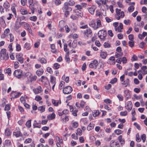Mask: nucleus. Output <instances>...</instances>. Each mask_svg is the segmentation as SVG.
<instances>
[{"label":"nucleus","instance_id":"1a4fd4ad","mask_svg":"<svg viewBox=\"0 0 147 147\" xmlns=\"http://www.w3.org/2000/svg\"><path fill=\"white\" fill-rule=\"evenodd\" d=\"M13 75L18 78H21L22 76V70L20 69L16 70L14 72Z\"/></svg>","mask_w":147,"mask_h":147},{"label":"nucleus","instance_id":"aec40b11","mask_svg":"<svg viewBox=\"0 0 147 147\" xmlns=\"http://www.w3.org/2000/svg\"><path fill=\"white\" fill-rule=\"evenodd\" d=\"M52 102L53 105L55 107L58 106L61 103V100H56L53 99L52 100Z\"/></svg>","mask_w":147,"mask_h":147},{"label":"nucleus","instance_id":"49530a36","mask_svg":"<svg viewBox=\"0 0 147 147\" xmlns=\"http://www.w3.org/2000/svg\"><path fill=\"white\" fill-rule=\"evenodd\" d=\"M11 134V132L8 129H6L5 130V135L6 136H9Z\"/></svg>","mask_w":147,"mask_h":147},{"label":"nucleus","instance_id":"c9c22d12","mask_svg":"<svg viewBox=\"0 0 147 147\" xmlns=\"http://www.w3.org/2000/svg\"><path fill=\"white\" fill-rule=\"evenodd\" d=\"M39 61L42 64H46L47 63V60L44 58L42 57L40 59Z\"/></svg>","mask_w":147,"mask_h":147},{"label":"nucleus","instance_id":"412c9836","mask_svg":"<svg viewBox=\"0 0 147 147\" xmlns=\"http://www.w3.org/2000/svg\"><path fill=\"white\" fill-rule=\"evenodd\" d=\"M14 135L16 137H18L22 136L21 133L19 129H16L15 131L13 133Z\"/></svg>","mask_w":147,"mask_h":147},{"label":"nucleus","instance_id":"f3484780","mask_svg":"<svg viewBox=\"0 0 147 147\" xmlns=\"http://www.w3.org/2000/svg\"><path fill=\"white\" fill-rule=\"evenodd\" d=\"M21 94L20 92H13L11 93V96L13 98H16L19 97Z\"/></svg>","mask_w":147,"mask_h":147},{"label":"nucleus","instance_id":"f704fd0d","mask_svg":"<svg viewBox=\"0 0 147 147\" xmlns=\"http://www.w3.org/2000/svg\"><path fill=\"white\" fill-rule=\"evenodd\" d=\"M55 139L57 142V143H59L60 144H63V140L62 139H60L59 137L58 136H56Z\"/></svg>","mask_w":147,"mask_h":147},{"label":"nucleus","instance_id":"37998d69","mask_svg":"<svg viewBox=\"0 0 147 147\" xmlns=\"http://www.w3.org/2000/svg\"><path fill=\"white\" fill-rule=\"evenodd\" d=\"M48 143L49 145L53 146L54 144V141L53 139L50 138L48 140Z\"/></svg>","mask_w":147,"mask_h":147},{"label":"nucleus","instance_id":"4d7b16f0","mask_svg":"<svg viewBox=\"0 0 147 147\" xmlns=\"http://www.w3.org/2000/svg\"><path fill=\"white\" fill-rule=\"evenodd\" d=\"M104 46L105 48H109L111 46L110 44L108 42H105Z\"/></svg>","mask_w":147,"mask_h":147},{"label":"nucleus","instance_id":"680f3d73","mask_svg":"<svg viewBox=\"0 0 147 147\" xmlns=\"http://www.w3.org/2000/svg\"><path fill=\"white\" fill-rule=\"evenodd\" d=\"M128 38L130 41H134V35L133 34H130L128 36Z\"/></svg>","mask_w":147,"mask_h":147},{"label":"nucleus","instance_id":"a18cd8bd","mask_svg":"<svg viewBox=\"0 0 147 147\" xmlns=\"http://www.w3.org/2000/svg\"><path fill=\"white\" fill-rule=\"evenodd\" d=\"M77 136L78 134L77 133L73 134L71 135L72 138L74 140H77L78 139V137Z\"/></svg>","mask_w":147,"mask_h":147},{"label":"nucleus","instance_id":"a19ab883","mask_svg":"<svg viewBox=\"0 0 147 147\" xmlns=\"http://www.w3.org/2000/svg\"><path fill=\"white\" fill-rule=\"evenodd\" d=\"M65 84V83L64 82L62 81H61L60 82V83L59 85V88L60 90L62 89L64 87V86Z\"/></svg>","mask_w":147,"mask_h":147},{"label":"nucleus","instance_id":"72a5a7b5","mask_svg":"<svg viewBox=\"0 0 147 147\" xmlns=\"http://www.w3.org/2000/svg\"><path fill=\"white\" fill-rule=\"evenodd\" d=\"M69 6H73L75 4V2L73 1H69L68 2H65Z\"/></svg>","mask_w":147,"mask_h":147},{"label":"nucleus","instance_id":"a878e982","mask_svg":"<svg viewBox=\"0 0 147 147\" xmlns=\"http://www.w3.org/2000/svg\"><path fill=\"white\" fill-rule=\"evenodd\" d=\"M97 25H96V29L102 27V25L101 23V21L100 20L97 19H96Z\"/></svg>","mask_w":147,"mask_h":147},{"label":"nucleus","instance_id":"bf43d9fd","mask_svg":"<svg viewBox=\"0 0 147 147\" xmlns=\"http://www.w3.org/2000/svg\"><path fill=\"white\" fill-rule=\"evenodd\" d=\"M47 70L48 72L51 74H52L53 73L52 69L50 67H48L47 68Z\"/></svg>","mask_w":147,"mask_h":147},{"label":"nucleus","instance_id":"f8f14e48","mask_svg":"<svg viewBox=\"0 0 147 147\" xmlns=\"http://www.w3.org/2000/svg\"><path fill=\"white\" fill-rule=\"evenodd\" d=\"M33 91L35 94H37L42 92L43 90L40 86H38L36 88L34 89Z\"/></svg>","mask_w":147,"mask_h":147},{"label":"nucleus","instance_id":"2f4dec72","mask_svg":"<svg viewBox=\"0 0 147 147\" xmlns=\"http://www.w3.org/2000/svg\"><path fill=\"white\" fill-rule=\"evenodd\" d=\"M45 106H42L38 107V110L40 111L41 113L44 112L45 111Z\"/></svg>","mask_w":147,"mask_h":147},{"label":"nucleus","instance_id":"4be33fe9","mask_svg":"<svg viewBox=\"0 0 147 147\" xmlns=\"http://www.w3.org/2000/svg\"><path fill=\"white\" fill-rule=\"evenodd\" d=\"M107 55V53L106 52L101 51L100 53V57L103 59H105Z\"/></svg>","mask_w":147,"mask_h":147},{"label":"nucleus","instance_id":"39448f33","mask_svg":"<svg viewBox=\"0 0 147 147\" xmlns=\"http://www.w3.org/2000/svg\"><path fill=\"white\" fill-rule=\"evenodd\" d=\"M106 31L103 30H100L98 32V37L101 40H104L105 39V37L107 36Z\"/></svg>","mask_w":147,"mask_h":147},{"label":"nucleus","instance_id":"b1692460","mask_svg":"<svg viewBox=\"0 0 147 147\" xmlns=\"http://www.w3.org/2000/svg\"><path fill=\"white\" fill-rule=\"evenodd\" d=\"M55 115L54 113H52L51 114L48 115L47 116V119L49 120H52L55 118Z\"/></svg>","mask_w":147,"mask_h":147},{"label":"nucleus","instance_id":"69168bd1","mask_svg":"<svg viewBox=\"0 0 147 147\" xmlns=\"http://www.w3.org/2000/svg\"><path fill=\"white\" fill-rule=\"evenodd\" d=\"M61 3V1L60 0H55V4L56 5L58 6Z\"/></svg>","mask_w":147,"mask_h":147},{"label":"nucleus","instance_id":"864d4df0","mask_svg":"<svg viewBox=\"0 0 147 147\" xmlns=\"http://www.w3.org/2000/svg\"><path fill=\"white\" fill-rule=\"evenodd\" d=\"M127 112L125 111H121L120 112V115L121 116H125L127 115Z\"/></svg>","mask_w":147,"mask_h":147},{"label":"nucleus","instance_id":"393cba45","mask_svg":"<svg viewBox=\"0 0 147 147\" xmlns=\"http://www.w3.org/2000/svg\"><path fill=\"white\" fill-rule=\"evenodd\" d=\"M89 25L90 26L92 27L94 29L97 30L96 23L94 21H91L89 23Z\"/></svg>","mask_w":147,"mask_h":147},{"label":"nucleus","instance_id":"4468645a","mask_svg":"<svg viewBox=\"0 0 147 147\" xmlns=\"http://www.w3.org/2000/svg\"><path fill=\"white\" fill-rule=\"evenodd\" d=\"M69 6L66 3H65L64 5V6L62 7V9L63 11H67L69 10L71 11L72 10V8L71 7H69Z\"/></svg>","mask_w":147,"mask_h":147},{"label":"nucleus","instance_id":"423d86ee","mask_svg":"<svg viewBox=\"0 0 147 147\" xmlns=\"http://www.w3.org/2000/svg\"><path fill=\"white\" fill-rule=\"evenodd\" d=\"M23 54L22 53H20L17 54L16 56V58L20 63H22L24 62V59L23 57Z\"/></svg>","mask_w":147,"mask_h":147},{"label":"nucleus","instance_id":"e433bc0d","mask_svg":"<svg viewBox=\"0 0 147 147\" xmlns=\"http://www.w3.org/2000/svg\"><path fill=\"white\" fill-rule=\"evenodd\" d=\"M31 120H28L26 123V126L28 128H30L31 127Z\"/></svg>","mask_w":147,"mask_h":147},{"label":"nucleus","instance_id":"6e6d98bb","mask_svg":"<svg viewBox=\"0 0 147 147\" xmlns=\"http://www.w3.org/2000/svg\"><path fill=\"white\" fill-rule=\"evenodd\" d=\"M42 99V97L39 95H37L35 96V100L37 101H39Z\"/></svg>","mask_w":147,"mask_h":147},{"label":"nucleus","instance_id":"3c124183","mask_svg":"<svg viewBox=\"0 0 147 147\" xmlns=\"http://www.w3.org/2000/svg\"><path fill=\"white\" fill-rule=\"evenodd\" d=\"M134 7L133 5H131L128 7V11L129 12H131L134 10Z\"/></svg>","mask_w":147,"mask_h":147},{"label":"nucleus","instance_id":"a211bd4d","mask_svg":"<svg viewBox=\"0 0 147 147\" xmlns=\"http://www.w3.org/2000/svg\"><path fill=\"white\" fill-rule=\"evenodd\" d=\"M124 96L126 98V100H127L130 98V94L129 90H126L124 91Z\"/></svg>","mask_w":147,"mask_h":147},{"label":"nucleus","instance_id":"20e7f679","mask_svg":"<svg viewBox=\"0 0 147 147\" xmlns=\"http://www.w3.org/2000/svg\"><path fill=\"white\" fill-rule=\"evenodd\" d=\"M28 0L29 4V7L32 11V13H34L35 9V7L36 5H37V2L36 1L33 2V0Z\"/></svg>","mask_w":147,"mask_h":147},{"label":"nucleus","instance_id":"c756f323","mask_svg":"<svg viewBox=\"0 0 147 147\" xmlns=\"http://www.w3.org/2000/svg\"><path fill=\"white\" fill-rule=\"evenodd\" d=\"M50 82L51 84H55L56 79L55 77L51 76L50 77Z\"/></svg>","mask_w":147,"mask_h":147},{"label":"nucleus","instance_id":"473e14b6","mask_svg":"<svg viewBox=\"0 0 147 147\" xmlns=\"http://www.w3.org/2000/svg\"><path fill=\"white\" fill-rule=\"evenodd\" d=\"M10 6V4L8 2H5L3 5V6L5 8L7 9Z\"/></svg>","mask_w":147,"mask_h":147},{"label":"nucleus","instance_id":"0eeeda50","mask_svg":"<svg viewBox=\"0 0 147 147\" xmlns=\"http://www.w3.org/2000/svg\"><path fill=\"white\" fill-rule=\"evenodd\" d=\"M83 34L85 37H90L92 34V31L90 28H88L84 31Z\"/></svg>","mask_w":147,"mask_h":147},{"label":"nucleus","instance_id":"4c0bfd02","mask_svg":"<svg viewBox=\"0 0 147 147\" xmlns=\"http://www.w3.org/2000/svg\"><path fill=\"white\" fill-rule=\"evenodd\" d=\"M71 29L73 31H76L77 29V27L74 24H71Z\"/></svg>","mask_w":147,"mask_h":147},{"label":"nucleus","instance_id":"7ed1b4c3","mask_svg":"<svg viewBox=\"0 0 147 147\" xmlns=\"http://www.w3.org/2000/svg\"><path fill=\"white\" fill-rule=\"evenodd\" d=\"M116 12L115 16L116 19L117 20H119L121 18H122L125 16L124 12L121 11V9L116 8Z\"/></svg>","mask_w":147,"mask_h":147},{"label":"nucleus","instance_id":"6ab92c4d","mask_svg":"<svg viewBox=\"0 0 147 147\" xmlns=\"http://www.w3.org/2000/svg\"><path fill=\"white\" fill-rule=\"evenodd\" d=\"M96 8V7L95 5H93L91 7H88V10L89 12L91 14L93 15L94 13V12L95 9Z\"/></svg>","mask_w":147,"mask_h":147},{"label":"nucleus","instance_id":"c03bdc74","mask_svg":"<svg viewBox=\"0 0 147 147\" xmlns=\"http://www.w3.org/2000/svg\"><path fill=\"white\" fill-rule=\"evenodd\" d=\"M99 114L100 113L99 111L98 110H97L94 111V113L93 114V115L94 117H96L98 116Z\"/></svg>","mask_w":147,"mask_h":147},{"label":"nucleus","instance_id":"c85d7f7f","mask_svg":"<svg viewBox=\"0 0 147 147\" xmlns=\"http://www.w3.org/2000/svg\"><path fill=\"white\" fill-rule=\"evenodd\" d=\"M69 52L66 53V55L65 56V59L66 61L68 63H69L70 62V59L69 56Z\"/></svg>","mask_w":147,"mask_h":147},{"label":"nucleus","instance_id":"79ce46f5","mask_svg":"<svg viewBox=\"0 0 147 147\" xmlns=\"http://www.w3.org/2000/svg\"><path fill=\"white\" fill-rule=\"evenodd\" d=\"M118 140L121 144L124 143V141L122 139V136H119L118 138Z\"/></svg>","mask_w":147,"mask_h":147},{"label":"nucleus","instance_id":"bb28decb","mask_svg":"<svg viewBox=\"0 0 147 147\" xmlns=\"http://www.w3.org/2000/svg\"><path fill=\"white\" fill-rule=\"evenodd\" d=\"M44 70L42 69H40L37 70L36 73V74L39 76H41L43 73Z\"/></svg>","mask_w":147,"mask_h":147},{"label":"nucleus","instance_id":"338daca9","mask_svg":"<svg viewBox=\"0 0 147 147\" xmlns=\"http://www.w3.org/2000/svg\"><path fill=\"white\" fill-rule=\"evenodd\" d=\"M10 38V42H13L14 40V38L13 35L11 34H10L9 35Z\"/></svg>","mask_w":147,"mask_h":147},{"label":"nucleus","instance_id":"0e129e2a","mask_svg":"<svg viewBox=\"0 0 147 147\" xmlns=\"http://www.w3.org/2000/svg\"><path fill=\"white\" fill-rule=\"evenodd\" d=\"M32 140L31 138H29L25 140L24 143L26 144L30 143L31 142Z\"/></svg>","mask_w":147,"mask_h":147},{"label":"nucleus","instance_id":"9d476101","mask_svg":"<svg viewBox=\"0 0 147 147\" xmlns=\"http://www.w3.org/2000/svg\"><path fill=\"white\" fill-rule=\"evenodd\" d=\"M107 63L110 65H114L115 63V57L113 56L111 57L108 60Z\"/></svg>","mask_w":147,"mask_h":147},{"label":"nucleus","instance_id":"13d9d810","mask_svg":"<svg viewBox=\"0 0 147 147\" xmlns=\"http://www.w3.org/2000/svg\"><path fill=\"white\" fill-rule=\"evenodd\" d=\"M131 59L132 61H136L138 60V57L135 55H134L131 58Z\"/></svg>","mask_w":147,"mask_h":147},{"label":"nucleus","instance_id":"052dcab7","mask_svg":"<svg viewBox=\"0 0 147 147\" xmlns=\"http://www.w3.org/2000/svg\"><path fill=\"white\" fill-rule=\"evenodd\" d=\"M77 46L76 42L75 41H74L72 43L71 47L74 48H75Z\"/></svg>","mask_w":147,"mask_h":147},{"label":"nucleus","instance_id":"603ef678","mask_svg":"<svg viewBox=\"0 0 147 147\" xmlns=\"http://www.w3.org/2000/svg\"><path fill=\"white\" fill-rule=\"evenodd\" d=\"M54 68L55 69H58L60 67V65L57 63H55L54 64Z\"/></svg>","mask_w":147,"mask_h":147},{"label":"nucleus","instance_id":"ea45409f","mask_svg":"<svg viewBox=\"0 0 147 147\" xmlns=\"http://www.w3.org/2000/svg\"><path fill=\"white\" fill-rule=\"evenodd\" d=\"M72 125L73 127L74 128H77L78 125V123L76 121L73 122L72 123Z\"/></svg>","mask_w":147,"mask_h":147},{"label":"nucleus","instance_id":"58836bf2","mask_svg":"<svg viewBox=\"0 0 147 147\" xmlns=\"http://www.w3.org/2000/svg\"><path fill=\"white\" fill-rule=\"evenodd\" d=\"M33 125L34 127L40 128L41 127L40 125H38V123L36 120L34 121Z\"/></svg>","mask_w":147,"mask_h":147},{"label":"nucleus","instance_id":"2eb2a0df","mask_svg":"<svg viewBox=\"0 0 147 147\" xmlns=\"http://www.w3.org/2000/svg\"><path fill=\"white\" fill-rule=\"evenodd\" d=\"M125 107L129 111H130L132 107V104L131 102H127L126 103Z\"/></svg>","mask_w":147,"mask_h":147},{"label":"nucleus","instance_id":"de8ad7c7","mask_svg":"<svg viewBox=\"0 0 147 147\" xmlns=\"http://www.w3.org/2000/svg\"><path fill=\"white\" fill-rule=\"evenodd\" d=\"M134 41H130L128 42L129 45L131 47H133L134 46Z\"/></svg>","mask_w":147,"mask_h":147},{"label":"nucleus","instance_id":"6e6552de","mask_svg":"<svg viewBox=\"0 0 147 147\" xmlns=\"http://www.w3.org/2000/svg\"><path fill=\"white\" fill-rule=\"evenodd\" d=\"M72 91V89L69 86H66L63 89V93L65 94H69L71 93Z\"/></svg>","mask_w":147,"mask_h":147},{"label":"nucleus","instance_id":"dca6fc26","mask_svg":"<svg viewBox=\"0 0 147 147\" xmlns=\"http://www.w3.org/2000/svg\"><path fill=\"white\" fill-rule=\"evenodd\" d=\"M123 24L121 23H120L119 26L115 28V30L116 31L121 32L122 31V30L123 29Z\"/></svg>","mask_w":147,"mask_h":147},{"label":"nucleus","instance_id":"f257e3e1","mask_svg":"<svg viewBox=\"0 0 147 147\" xmlns=\"http://www.w3.org/2000/svg\"><path fill=\"white\" fill-rule=\"evenodd\" d=\"M9 55L6 53V50L5 49H3L0 52V59L1 60H7L9 58Z\"/></svg>","mask_w":147,"mask_h":147},{"label":"nucleus","instance_id":"5701e85b","mask_svg":"<svg viewBox=\"0 0 147 147\" xmlns=\"http://www.w3.org/2000/svg\"><path fill=\"white\" fill-rule=\"evenodd\" d=\"M122 84L125 87H126L129 84V81L128 78H127L125 81H124Z\"/></svg>","mask_w":147,"mask_h":147},{"label":"nucleus","instance_id":"7c9ffc66","mask_svg":"<svg viewBox=\"0 0 147 147\" xmlns=\"http://www.w3.org/2000/svg\"><path fill=\"white\" fill-rule=\"evenodd\" d=\"M31 47V45L30 43L26 42L24 45V47L27 50H29Z\"/></svg>","mask_w":147,"mask_h":147},{"label":"nucleus","instance_id":"e2e57ef3","mask_svg":"<svg viewBox=\"0 0 147 147\" xmlns=\"http://www.w3.org/2000/svg\"><path fill=\"white\" fill-rule=\"evenodd\" d=\"M117 97L118 98L119 100L120 101H122L123 100V97L121 94H118L117 95Z\"/></svg>","mask_w":147,"mask_h":147},{"label":"nucleus","instance_id":"5fc2aeb1","mask_svg":"<svg viewBox=\"0 0 147 147\" xmlns=\"http://www.w3.org/2000/svg\"><path fill=\"white\" fill-rule=\"evenodd\" d=\"M20 11L22 15H25L27 14L28 13L27 10L25 9H21Z\"/></svg>","mask_w":147,"mask_h":147},{"label":"nucleus","instance_id":"cd10ccee","mask_svg":"<svg viewBox=\"0 0 147 147\" xmlns=\"http://www.w3.org/2000/svg\"><path fill=\"white\" fill-rule=\"evenodd\" d=\"M94 124L90 123L87 127V129L88 131H90L93 129Z\"/></svg>","mask_w":147,"mask_h":147},{"label":"nucleus","instance_id":"8fccbe9b","mask_svg":"<svg viewBox=\"0 0 147 147\" xmlns=\"http://www.w3.org/2000/svg\"><path fill=\"white\" fill-rule=\"evenodd\" d=\"M115 133L117 135H119L122 134V131L120 129H117L115 131Z\"/></svg>","mask_w":147,"mask_h":147},{"label":"nucleus","instance_id":"09e8293b","mask_svg":"<svg viewBox=\"0 0 147 147\" xmlns=\"http://www.w3.org/2000/svg\"><path fill=\"white\" fill-rule=\"evenodd\" d=\"M104 101L107 104H110L112 103L111 101L109 98H107L104 100Z\"/></svg>","mask_w":147,"mask_h":147},{"label":"nucleus","instance_id":"774afa93","mask_svg":"<svg viewBox=\"0 0 147 147\" xmlns=\"http://www.w3.org/2000/svg\"><path fill=\"white\" fill-rule=\"evenodd\" d=\"M16 50L17 51H20L21 49V47L20 45L18 44H17L16 46Z\"/></svg>","mask_w":147,"mask_h":147},{"label":"nucleus","instance_id":"f03ea898","mask_svg":"<svg viewBox=\"0 0 147 147\" xmlns=\"http://www.w3.org/2000/svg\"><path fill=\"white\" fill-rule=\"evenodd\" d=\"M75 7L76 9H75L74 11L76 15L81 17H83V15L81 11L83 8V6L80 5H76Z\"/></svg>","mask_w":147,"mask_h":147},{"label":"nucleus","instance_id":"ddd939ff","mask_svg":"<svg viewBox=\"0 0 147 147\" xmlns=\"http://www.w3.org/2000/svg\"><path fill=\"white\" fill-rule=\"evenodd\" d=\"M110 145L111 147H119V143L115 142L114 140H112L111 141Z\"/></svg>","mask_w":147,"mask_h":147},{"label":"nucleus","instance_id":"9b49d317","mask_svg":"<svg viewBox=\"0 0 147 147\" xmlns=\"http://www.w3.org/2000/svg\"><path fill=\"white\" fill-rule=\"evenodd\" d=\"M98 65V62L97 60H94L92 63L89 64V66L90 67L96 69Z\"/></svg>","mask_w":147,"mask_h":147}]
</instances>
